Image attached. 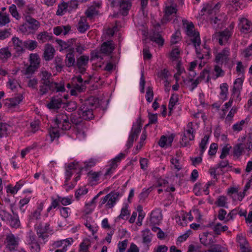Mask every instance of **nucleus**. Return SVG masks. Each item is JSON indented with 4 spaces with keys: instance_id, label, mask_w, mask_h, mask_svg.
I'll return each mask as SVG.
<instances>
[{
    "instance_id": "1",
    "label": "nucleus",
    "mask_w": 252,
    "mask_h": 252,
    "mask_svg": "<svg viewBox=\"0 0 252 252\" xmlns=\"http://www.w3.org/2000/svg\"><path fill=\"white\" fill-rule=\"evenodd\" d=\"M186 34L189 37L191 42L192 43L195 49L197 57L198 58H202L198 47L200 46L201 39L198 32L194 30V26L192 22L188 23L186 27Z\"/></svg>"
},
{
    "instance_id": "2",
    "label": "nucleus",
    "mask_w": 252,
    "mask_h": 252,
    "mask_svg": "<svg viewBox=\"0 0 252 252\" xmlns=\"http://www.w3.org/2000/svg\"><path fill=\"white\" fill-rule=\"evenodd\" d=\"M215 63L225 68L231 69L233 66V62L230 58V51L228 48H225L215 55Z\"/></svg>"
},
{
    "instance_id": "3",
    "label": "nucleus",
    "mask_w": 252,
    "mask_h": 252,
    "mask_svg": "<svg viewBox=\"0 0 252 252\" xmlns=\"http://www.w3.org/2000/svg\"><path fill=\"white\" fill-rule=\"evenodd\" d=\"M94 99L90 98L85 100L78 109V115L85 120H91L94 118L93 109L94 107Z\"/></svg>"
},
{
    "instance_id": "4",
    "label": "nucleus",
    "mask_w": 252,
    "mask_h": 252,
    "mask_svg": "<svg viewBox=\"0 0 252 252\" xmlns=\"http://www.w3.org/2000/svg\"><path fill=\"white\" fill-rule=\"evenodd\" d=\"M38 94L41 95L46 94L49 91L56 92H63L65 91L63 84L58 83H47L40 82Z\"/></svg>"
},
{
    "instance_id": "5",
    "label": "nucleus",
    "mask_w": 252,
    "mask_h": 252,
    "mask_svg": "<svg viewBox=\"0 0 252 252\" xmlns=\"http://www.w3.org/2000/svg\"><path fill=\"white\" fill-rule=\"evenodd\" d=\"M50 222H47L44 224L40 223L38 225L35 227L36 234L39 239L44 241V243L46 241V239L49 237L48 233L52 231V229L50 227Z\"/></svg>"
},
{
    "instance_id": "6",
    "label": "nucleus",
    "mask_w": 252,
    "mask_h": 252,
    "mask_svg": "<svg viewBox=\"0 0 252 252\" xmlns=\"http://www.w3.org/2000/svg\"><path fill=\"white\" fill-rule=\"evenodd\" d=\"M192 123L189 122L187 125L188 129L185 130L181 141V145L183 147H187L190 145L189 141H193L194 138V129L192 127Z\"/></svg>"
},
{
    "instance_id": "7",
    "label": "nucleus",
    "mask_w": 252,
    "mask_h": 252,
    "mask_svg": "<svg viewBox=\"0 0 252 252\" xmlns=\"http://www.w3.org/2000/svg\"><path fill=\"white\" fill-rule=\"evenodd\" d=\"M55 123L59 128L63 130H67L71 128L68 117L63 113H60L56 116Z\"/></svg>"
},
{
    "instance_id": "8",
    "label": "nucleus",
    "mask_w": 252,
    "mask_h": 252,
    "mask_svg": "<svg viewBox=\"0 0 252 252\" xmlns=\"http://www.w3.org/2000/svg\"><path fill=\"white\" fill-rule=\"evenodd\" d=\"M125 157V155L123 153L119 154L115 158H113L109 163V167L107 169L104 176L107 178L108 176H111L118 166V164L120 163L123 158Z\"/></svg>"
},
{
    "instance_id": "9",
    "label": "nucleus",
    "mask_w": 252,
    "mask_h": 252,
    "mask_svg": "<svg viewBox=\"0 0 252 252\" xmlns=\"http://www.w3.org/2000/svg\"><path fill=\"white\" fill-rule=\"evenodd\" d=\"M232 35V31L228 29H226L223 31L217 32L216 37L220 45H224L228 43Z\"/></svg>"
},
{
    "instance_id": "10",
    "label": "nucleus",
    "mask_w": 252,
    "mask_h": 252,
    "mask_svg": "<svg viewBox=\"0 0 252 252\" xmlns=\"http://www.w3.org/2000/svg\"><path fill=\"white\" fill-rule=\"evenodd\" d=\"M19 238L10 233L6 235V248L10 251H14L18 246Z\"/></svg>"
},
{
    "instance_id": "11",
    "label": "nucleus",
    "mask_w": 252,
    "mask_h": 252,
    "mask_svg": "<svg viewBox=\"0 0 252 252\" xmlns=\"http://www.w3.org/2000/svg\"><path fill=\"white\" fill-rule=\"evenodd\" d=\"M12 41L13 49L17 55H21L25 52V41H23L17 37H13L12 38Z\"/></svg>"
},
{
    "instance_id": "12",
    "label": "nucleus",
    "mask_w": 252,
    "mask_h": 252,
    "mask_svg": "<svg viewBox=\"0 0 252 252\" xmlns=\"http://www.w3.org/2000/svg\"><path fill=\"white\" fill-rule=\"evenodd\" d=\"M238 28L242 32L248 33L252 31V23L246 18H242L239 20Z\"/></svg>"
},
{
    "instance_id": "13",
    "label": "nucleus",
    "mask_w": 252,
    "mask_h": 252,
    "mask_svg": "<svg viewBox=\"0 0 252 252\" xmlns=\"http://www.w3.org/2000/svg\"><path fill=\"white\" fill-rule=\"evenodd\" d=\"M89 60V57L86 55L81 56L77 59L75 66L81 74H84L86 71L85 67L88 65Z\"/></svg>"
},
{
    "instance_id": "14",
    "label": "nucleus",
    "mask_w": 252,
    "mask_h": 252,
    "mask_svg": "<svg viewBox=\"0 0 252 252\" xmlns=\"http://www.w3.org/2000/svg\"><path fill=\"white\" fill-rule=\"evenodd\" d=\"M162 220L161 212L159 209H155L151 213L150 222L151 225H158Z\"/></svg>"
},
{
    "instance_id": "15",
    "label": "nucleus",
    "mask_w": 252,
    "mask_h": 252,
    "mask_svg": "<svg viewBox=\"0 0 252 252\" xmlns=\"http://www.w3.org/2000/svg\"><path fill=\"white\" fill-rule=\"evenodd\" d=\"M108 196V202L106 204V208H112L114 206L117 201L119 200L121 196L118 191H111L107 194Z\"/></svg>"
},
{
    "instance_id": "16",
    "label": "nucleus",
    "mask_w": 252,
    "mask_h": 252,
    "mask_svg": "<svg viewBox=\"0 0 252 252\" xmlns=\"http://www.w3.org/2000/svg\"><path fill=\"white\" fill-rule=\"evenodd\" d=\"M65 63L68 67L75 66L76 62L73 48L70 49L69 52L66 54Z\"/></svg>"
},
{
    "instance_id": "17",
    "label": "nucleus",
    "mask_w": 252,
    "mask_h": 252,
    "mask_svg": "<svg viewBox=\"0 0 252 252\" xmlns=\"http://www.w3.org/2000/svg\"><path fill=\"white\" fill-rule=\"evenodd\" d=\"M55 53V50L52 45H46L43 54L45 60L46 61H49L52 60L54 58Z\"/></svg>"
},
{
    "instance_id": "18",
    "label": "nucleus",
    "mask_w": 252,
    "mask_h": 252,
    "mask_svg": "<svg viewBox=\"0 0 252 252\" xmlns=\"http://www.w3.org/2000/svg\"><path fill=\"white\" fill-rule=\"evenodd\" d=\"M43 204L41 203L37 208L33 211V212L29 216L30 222H32L34 220H37L40 219L41 212L43 210Z\"/></svg>"
},
{
    "instance_id": "19",
    "label": "nucleus",
    "mask_w": 252,
    "mask_h": 252,
    "mask_svg": "<svg viewBox=\"0 0 252 252\" xmlns=\"http://www.w3.org/2000/svg\"><path fill=\"white\" fill-rule=\"evenodd\" d=\"M62 104L63 100L61 97L54 96L48 103L47 107L50 109H57L61 107Z\"/></svg>"
},
{
    "instance_id": "20",
    "label": "nucleus",
    "mask_w": 252,
    "mask_h": 252,
    "mask_svg": "<svg viewBox=\"0 0 252 252\" xmlns=\"http://www.w3.org/2000/svg\"><path fill=\"white\" fill-rule=\"evenodd\" d=\"M115 47L112 43V41H108L102 43L100 48V51L102 53L110 55L112 53Z\"/></svg>"
},
{
    "instance_id": "21",
    "label": "nucleus",
    "mask_w": 252,
    "mask_h": 252,
    "mask_svg": "<svg viewBox=\"0 0 252 252\" xmlns=\"http://www.w3.org/2000/svg\"><path fill=\"white\" fill-rule=\"evenodd\" d=\"M149 38L151 41L156 42L159 46H162L164 44V40L158 32L154 31Z\"/></svg>"
},
{
    "instance_id": "22",
    "label": "nucleus",
    "mask_w": 252,
    "mask_h": 252,
    "mask_svg": "<svg viewBox=\"0 0 252 252\" xmlns=\"http://www.w3.org/2000/svg\"><path fill=\"white\" fill-rule=\"evenodd\" d=\"M90 28L89 24L87 22V19L85 17H81L79 20L78 26L77 30L80 33L85 32Z\"/></svg>"
},
{
    "instance_id": "23",
    "label": "nucleus",
    "mask_w": 252,
    "mask_h": 252,
    "mask_svg": "<svg viewBox=\"0 0 252 252\" xmlns=\"http://www.w3.org/2000/svg\"><path fill=\"white\" fill-rule=\"evenodd\" d=\"M25 20L29 25V28L32 30H37L40 27L39 22L30 15L26 16Z\"/></svg>"
},
{
    "instance_id": "24",
    "label": "nucleus",
    "mask_w": 252,
    "mask_h": 252,
    "mask_svg": "<svg viewBox=\"0 0 252 252\" xmlns=\"http://www.w3.org/2000/svg\"><path fill=\"white\" fill-rule=\"evenodd\" d=\"M242 80L240 78H237L235 81L234 86L233 89V94L232 96H233V97H236L237 99H239V100L241 99L240 98V92L239 88L242 86Z\"/></svg>"
},
{
    "instance_id": "25",
    "label": "nucleus",
    "mask_w": 252,
    "mask_h": 252,
    "mask_svg": "<svg viewBox=\"0 0 252 252\" xmlns=\"http://www.w3.org/2000/svg\"><path fill=\"white\" fill-rule=\"evenodd\" d=\"M40 58L37 54H31L30 56V64L38 69L40 67Z\"/></svg>"
},
{
    "instance_id": "26",
    "label": "nucleus",
    "mask_w": 252,
    "mask_h": 252,
    "mask_svg": "<svg viewBox=\"0 0 252 252\" xmlns=\"http://www.w3.org/2000/svg\"><path fill=\"white\" fill-rule=\"evenodd\" d=\"M120 7L122 10V14L124 16L127 15L128 11L130 9L131 4L129 0H121L120 2Z\"/></svg>"
},
{
    "instance_id": "27",
    "label": "nucleus",
    "mask_w": 252,
    "mask_h": 252,
    "mask_svg": "<svg viewBox=\"0 0 252 252\" xmlns=\"http://www.w3.org/2000/svg\"><path fill=\"white\" fill-rule=\"evenodd\" d=\"M41 79L40 82L55 83L52 78V74L47 70H41L40 73Z\"/></svg>"
},
{
    "instance_id": "28",
    "label": "nucleus",
    "mask_w": 252,
    "mask_h": 252,
    "mask_svg": "<svg viewBox=\"0 0 252 252\" xmlns=\"http://www.w3.org/2000/svg\"><path fill=\"white\" fill-rule=\"evenodd\" d=\"M177 11L176 5H171L170 6H166L165 9V14L164 18L169 21L170 20L169 16L173 14H176Z\"/></svg>"
},
{
    "instance_id": "29",
    "label": "nucleus",
    "mask_w": 252,
    "mask_h": 252,
    "mask_svg": "<svg viewBox=\"0 0 252 252\" xmlns=\"http://www.w3.org/2000/svg\"><path fill=\"white\" fill-rule=\"evenodd\" d=\"M11 56V52L7 47L2 48L0 49V60L2 62H6Z\"/></svg>"
},
{
    "instance_id": "30",
    "label": "nucleus",
    "mask_w": 252,
    "mask_h": 252,
    "mask_svg": "<svg viewBox=\"0 0 252 252\" xmlns=\"http://www.w3.org/2000/svg\"><path fill=\"white\" fill-rule=\"evenodd\" d=\"M98 13V11L94 6L88 7L85 12L86 18H88L90 20H92L94 16L97 15Z\"/></svg>"
},
{
    "instance_id": "31",
    "label": "nucleus",
    "mask_w": 252,
    "mask_h": 252,
    "mask_svg": "<svg viewBox=\"0 0 252 252\" xmlns=\"http://www.w3.org/2000/svg\"><path fill=\"white\" fill-rule=\"evenodd\" d=\"M23 98L24 97L22 94H18L17 96H15L14 97L9 99V103L8 106L10 107L16 106L23 100Z\"/></svg>"
},
{
    "instance_id": "32",
    "label": "nucleus",
    "mask_w": 252,
    "mask_h": 252,
    "mask_svg": "<svg viewBox=\"0 0 252 252\" xmlns=\"http://www.w3.org/2000/svg\"><path fill=\"white\" fill-rule=\"evenodd\" d=\"M37 39L40 43H44L52 39L51 35L47 32L40 33L37 36Z\"/></svg>"
},
{
    "instance_id": "33",
    "label": "nucleus",
    "mask_w": 252,
    "mask_h": 252,
    "mask_svg": "<svg viewBox=\"0 0 252 252\" xmlns=\"http://www.w3.org/2000/svg\"><path fill=\"white\" fill-rule=\"evenodd\" d=\"M227 201V198L226 197L221 195L218 197L215 204L218 207L228 208Z\"/></svg>"
},
{
    "instance_id": "34",
    "label": "nucleus",
    "mask_w": 252,
    "mask_h": 252,
    "mask_svg": "<svg viewBox=\"0 0 252 252\" xmlns=\"http://www.w3.org/2000/svg\"><path fill=\"white\" fill-rule=\"evenodd\" d=\"M220 98L223 100H225L227 98L228 94V85L227 83H222L220 85Z\"/></svg>"
},
{
    "instance_id": "35",
    "label": "nucleus",
    "mask_w": 252,
    "mask_h": 252,
    "mask_svg": "<svg viewBox=\"0 0 252 252\" xmlns=\"http://www.w3.org/2000/svg\"><path fill=\"white\" fill-rule=\"evenodd\" d=\"M14 216L11 217V218H9V220L7 221H9V225L11 227L15 228H17L19 227L20 225V222L19 220L18 217L17 215H16V216H14V213L13 211H12Z\"/></svg>"
},
{
    "instance_id": "36",
    "label": "nucleus",
    "mask_w": 252,
    "mask_h": 252,
    "mask_svg": "<svg viewBox=\"0 0 252 252\" xmlns=\"http://www.w3.org/2000/svg\"><path fill=\"white\" fill-rule=\"evenodd\" d=\"M152 234L149 229H146L142 231V239L144 243L148 244L152 241Z\"/></svg>"
},
{
    "instance_id": "37",
    "label": "nucleus",
    "mask_w": 252,
    "mask_h": 252,
    "mask_svg": "<svg viewBox=\"0 0 252 252\" xmlns=\"http://www.w3.org/2000/svg\"><path fill=\"white\" fill-rule=\"evenodd\" d=\"M228 227L226 225L222 226L220 223H218L213 227L214 233L217 235H220L222 232L227 231Z\"/></svg>"
},
{
    "instance_id": "38",
    "label": "nucleus",
    "mask_w": 252,
    "mask_h": 252,
    "mask_svg": "<svg viewBox=\"0 0 252 252\" xmlns=\"http://www.w3.org/2000/svg\"><path fill=\"white\" fill-rule=\"evenodd\" d=\"M208 139L209 136L207 135H205L201 139V142L199 143V156H202L205 151L206 149V144L208 143Z\"/></svg>"
},
{
    "instance_id": "39",
    "label": "nucleus",
    "mask_w": 252,
    "mask_h": 252,
    "mask_svg": "<svg viewBox=\"0 0 252 252\" xmlns=\"http://www.w3.org/2000/svg\"><path fill=\"white\" fill-rule=\"evenodd\" d=\"M231 3L234 7L241 9L245 8L247 5V0H231Z\"/></svg>"
},
{
    "instance_id": "40",
    "label": "nucleus",
    "mask_w": 252,
    "mask_h": 252,
    "mask_svg": "<svg viewBox=\"0 0 252 252\" xmlns=\"http://www.w3.org/2000/svg\"><path fill=\"white\" fill-rule=\"evenodd\" d=\"M54 63L56 70L58 72H61L64 66L62 58L58 56L56 57L54 60Z\"/></svg>"
},
{
    "instance_id": "41",
    "label": "nucleus",
    "mask_w": 252,
    "mask_h": 252,
    "mask_svg": "<svg viewBox=\"0 0 252 252\" xmlns=\"http://www.w3.org/2000/svg\"><path fill=\"white\" fill-rule=\"evenodd\" d=\"M36 68H33L30 64L28 65L25 70H23V74L26 75L27 78H31L32 75L37 70Z\"/></svg>"
},
{
    "instance_id": "42",
    "label": "nucleus",
    "mask_w": 252,
    "mask_h": 252,
    "mask_svg": "<svg viewBox=\"0 0 252 252\" xmlns=\"http://www.w3.org/2000/svg\"><path fill=\"white\" fill-rule=\"evenodd\" d=\"M37 46V42L35 40H27L25 41V49L32 51Z\"/></svg>"
},
{
    "instance_id": "43",
    "label": "nucleus",
    "mask_w": 252,
    "mask_h": 252,
    "mask_svg": "<svg viewBox=\"0 0 252 252\" xmlns=\"http://www.w3.org/2000/svg\"><path fill=\"white\" fill-rule=\"evenodd\" d=\"M179 100L178 95L177 94H173L169 100L168 108L170 110H173L175 105L177 104Z\"/></svg>"
},
{
    "instance_id": "44",
    "label": "nucleus",
    "mask_w": 252,
    "mask_h": 252,
    "mask_svg": "<svg viewBox=\"0 0 252 252\" xmlns=\"http://www.w3.org/2000/svg\"><path fill=\"white\" fill-rule=\"evenodd\" d=\"M176 221L178 224L185 226L187 225V216L185 214L183 213L181 216H177L176 217Z\"/></svg>"
},
{
    "instance_id": "45",
    "label": "nucleus",
    "mask_w": 252,
    "mask_h": 252,
    "mask_svg": "<svg viewBox=\"0 0 252 252\" xmlns=\"http://www.w3.org/2000/svg\"><path fill=\"white\" fill-rule=\"evenodd\" d=\"M249 120V119L246 118L245 120H242L240 122L235 124L232 126V129L234 131H240L243 129V127L246 122Z\"/></svg>"
},
{
    "instance_id": "46",
    "label": "nucleus",
    "mask_w": 252,
    "mask_h": 252,
    "mask_svg": "<svg viewBox=\"0 0 252 252\" xmlns=\"http://www.w3.org/2000/svg\"><path fill=\"white\" fill-rule=\"evenodd\" d=\"M22 186V184H20L19 182H17L14 187H11L10 185H9L7 187V192H9L11 194H15L21 188Z\"/></svg>"
},
{
    "instance_id": "47",
    "label": "nucleus",
    "mask_w": 252,
    "mask_h": 252,
    "mask_svg": "<svg viewBox=\"0 0 252 252\" xmlns=\"http://www.w3.org/2000/svg\"><path fill=\"white\" fill-rule=\"evenodd\" d=\"M67 7V5L65 2L62 3L61 4H59L56 12V14L59 16L63 15L64 13L66 12Z\"/></svg>"
},
{
    "instance_id": "48",
    "label": "nucleus",
    "mask_w": 252,
    "mask_h": 252,
    "mask_svg": "<svg viewBox=\"0 0 252 252\" xmlns=\"http://www.w3.org/2000/svg\"><path fill=\"white\" fill-rule=\"evenodd\" d=\"M173 139L170 137H167L165 136H162L158 141V145L161 147H164L168 141L170 144L172 143Z\"/></svg>"
},
{
    "instance_id": "49",
    "label": "nucleus",
    "mask_w": 252,
    "mask_h": 252,
    "mask_svg": "<svg viewBox=\"0 0 252 252\" xmlns=\"http://www.w3.org/2000/svg\"><path fill=\"white\" fill-rule=\"evenodd\" d=\"M244 149L243 147V144L241 143L237 144L234 147L233 154L234 156L239 157L240 156Z\"/></svg>"
},
{
    "instance_id": "50",
    "label": "nucleus",
    "mask_w": 252,
    "mask_h": 252,
    "mask_svg": "<svg viewBox=\"0 0 252 252\" xmlns=\"http://www.w3.org/2000/svg\"><path fill=\"white\" fill-rule=\"evenodd\" d=\"M201 10L202 12H206L208 14L214 13L213 3L211 2L210 3H207L206 4H204Z\"/></svg>"
},
{
    "instance_id": "51",
    "label": "nucleus",
    "mask_w": 252,
    "mask_h": 252,
    "mask_svg": "<svg viewBox=\"0 0 252 252\" xmlns=\"http://www.w3.org/2000/svg\"><path fill=\"white\" fill-rule=\"evenodd\" d=\"M209 233L207 232H203L199 235V240L200 243L205 246H209V242L208 243V237Z\"/></svg>"
},
{
    "instance_id": "52",
    "label": "nucleus",
    "mask_w": 252,
    "mask_h": 252,
    "mask_svg": "<svg viewBox=\"0 0 252 252\" xmlns=\"http://www.w3.org/2000/svg\"><path fill=\"white\" fill-rule=\"evenodd\" d=\"M130 214L129 211L128 210V207L127 205H126L125 207H123L121 209V214L118 217V218L119 219L126 220V217L128 216Z\"/></svg>"
},
{
    "instance_id": "53",
    "label": "nucleus",
    "mask_w": 252,
    "mask_h": 252,
    "mask_svg": "<svg viewBox=\"0 0 252 252\" xmlns=\"http://www.w3.org/2000/svg\"><path fill=\"white\" fill-rule=\"evenodd\" d=\"M146 100L148 102H151L153 99L154 93L153 91V88L149 86L147 89L146 93Z\"/></svg>"
},
{
    "instance_id": "54",
    "label": "nucleus",
    "mask_w": 252,
    "mask_h": 252,
    "mask_svg": "<svg viewBox=\"0 0 252 252\" xmlns=\"http://www.w3.org/2000/svg\"><path fill=\"white\" fill-rule=\"evenodd\" d=\"M18 85H19L18 82L15 79L10 78L7 83V87L11 90L15 89Z\"/></svg>"
},
{
    "instance_id": "55",
    "label": "nucleus",
    "mask_w": 252,
    "mask_h": 252,
    "mask_svg": "<svg viewBox=\"0 0 252 252\" xmlns=\"http://www.w3.org/2000/svg\"><path fill=\"white\" fill-rule=\"evenodd\" d=\"M88 192V190L86 188H82L78 189L75 192V196L76 199L79 200L82 195L87 194Z\"/></svg>"
},
{
    "instance_id": "56",
    "label": "nucleus",
    "mask_w": 252,
    "mask_h": 252,
    "mask_svg": "<svg viewBox=\"0 0 252 252\" xmlns=\"http://www.w3.org/2000/svg\"><path fill=\"white\" fill-rule=\"evenodd\" d=\"M90 245L89 242H82L79 245V252H89V248Z\"/></svg>"
},
{
    "instance_id": "57",
    "label": "nucleus",
    "mask_w": 252,
    "mask_h": 252,
    "mask_svg": "<svg viewBox=\"0 0 252 252\" xmlns=\"http://www.w3.org/2000/svg\"><path fill=\"white\" fill-rule=\"evenodd\" d=\"M214 71L216 73V76L217 78L223 76L224 75V72L222 69L221 66H220V65L218 64L214 66Z\"/></svg>"
},
{
    "instance_id": "58",
    "label": "nucleus",
    "mask_w": 252,
    "mask_h": 252,
    "mask_svg": "<svg viewBox=\"0 0 252 252\" xmlns=\"http://www.w3.org/2000/svg\"><path fill=\"white\" fill-rule=\"evenodd\" d=\"M11 217V215L7 212L5 209L0 212V217L2 221H7Z\"/></svg>"
},
{
    "instance_id": "59",
    "label": "nucleus",
    "mask_w": 252,
    "mask_h": 252,
    "mask_svg": "<svg viewBox=\"0 0 252 252\" xmlns=\"http://www.w3.org/2000/svg\"><path fill=\"white\" fill-rule=\"evenodd\" d=\"M29 245L31 252H40V246L37 242L29 244Z\"/></svg>"
},
{
    "instance_id": "60",
    "label": "nucleus",
    "mask_w": 252,
    "mask_h": 252,
    "mask_svg": "<svg viewBox=\"0 0 252 252\" xmlns=\"http://www.w3.org/2000/svg\"><path fill=\"white\" fill-rule=\"evenodd\" d=\"M231 148V146L228 147V145H226L223 147L221 150V154L220 156V158L221 159H223L227 155H228Z\"/></svg>"
},
{
    "instance_id": "61",
    "label": "nucleus",
    "mask_w": 252,
    "mask_h": 252,
    "mask_svg": "<svg viewBox=\"0 0 252 252\" xmlns=\"http://www.w3.org/2000/svg\"><path fill=\"white\" fill-rule=\"evenodd\" d=\"M9 12L13 17L16 19H19V15L17 12L16 6L14 4H12L9 8Z\"/></svg>"
},
{
    "instance_id": "62",
    "label": "nucleus",
    "mask_w": 252,
    "mask_h": 252,
    "mask_svg": "<svg viewBox=\"0 0 252 252\" xmlns=\"http://www.w3.org/2000/svg\"><path fill=\"white\" fill-rule=\"evenodd\" d=\"M237 240L239 244L240 247L248 245V242L246 238L242 235H239L237 237Z\"/></svg>"
},
{
    "instance_id": "63",
    "label": "nucleus",
    "mask_w": 252,
    "mask_h": 252,
    "mask_svg": "<svg viewBox=\"0 0 252 252\" xmlns=\"http://www.w3.org/2000/svg\"><path fill=\"white\" fill-rule=\"evenodd\" d=\"M60 210L61 215L64 218L68 217L70 214V209L69 207H62Z\"/></svg>"
},
{
    "instance_id": "64",
    "label": "nucleus",
    "mask_w": 252,
    "mask_h": 252,
    "mask_svg": "<svg viewBox=\"0 0 252 252\" xmlns=\"http://www.w3.org/2000/svg\"><path fill=\"white\" fill-rule=\"evenodd\" d=\"M38 81L36 78L30 79L29 80L27 86L32 89H37Z\"/></svg>"
}]
</instances>
